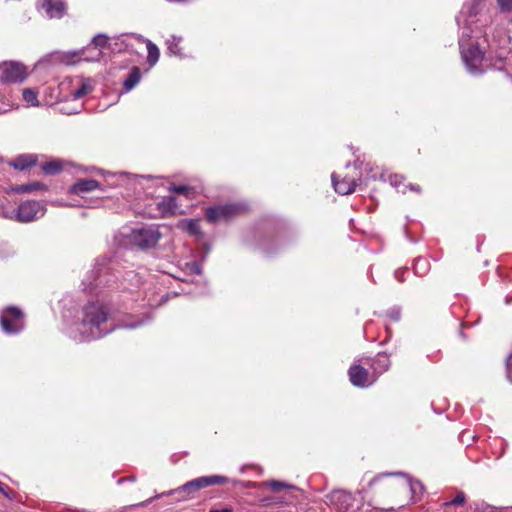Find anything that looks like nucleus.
I'll use <instances>...</instances> for the list:
<instances>
[{
  "mask_svg": "<svg viewBox=\"0 0 512 512\" xmlns=\"http://www.w3.org/2000/svg\"><path fill=\"white\" fill-rule=\"evenodd\" d=\"M0 325L5 333L17 334L24 328V313L15 306H9L0 315Z\"/></svg>",
  "mask_w": 512,
  "mask_h": 512,
  "instance_id": "nucleus-4",
  "label": "nucleus"
},
{
  "mask_svg": "<svg viewBox=\"0 0 512 512\" xmlns=\"http://www.w3.org/2000/svg\"><path fill=\"white\" fill-rule=\"evenodd\" d=\"M0 492L9 500H12L15 496V491L2 482H0Z\"/></svg>",
  "mask_w": 512,
  "mask_h": 512,
  "instance_id": "nucleus-30",
  "label": "nucleus"
},
{
  "mask_svg": "<svg viewBox=\"0 0 512 512\" xmlns=\"http://www.w3.org/2000/svg\"><path fill=\"white\" fill-rule=\"evenodd\" d=\"M91 90L92 87L90 86V84L87 81L82 80L80 86L77 89L73 90L71 92V95L74 99H80L83 96L87 95L89 92H91Z\"/></svg>",
  "mask_w": 512,
  "mask_h": 512,
  "instance_id": "nucleus-26",
  "label": "nucleus"
},
{
  "mask_svg": "<svg viewBox=\"0 0 512 512\" xmlns=\"http://www.w3.org/2000/svg\"><path fill=\"white\" fill-rule=\"evenodd\" d=\"M360 178V173L354 165H347L342 171L333 173L331 176L335 191L341 195L353 193Z\"/></svg>",
  "mask_w": 512,
  "mask_h": 512,
  "instance_id": "nucleus-3",
  "label": "nucleus"
},
{
  "mask_svg": "<svg viewBox=\"0 0 512 512\" xmlns=\"http://www.w3.org/2000/svg\"><path fill=\"white\" fill-rule=\"evenodd\" d=\"M147 47V62L150 66H154L160 57V51L158 47L152 43L150 40L146 41Z\"/></svg>",
  "mask_w": 512,
  "mask_h": 512,
  "instance_id": "nucleus-24",
  "label": "nucleus"
},
{
  "mask_svg": "<svg viewBox=\"0 0 512 512\" xmlns=\"http://www.w3.org/2000/svg\"><path fill=\"white\" fill-rule=\"evenodd\" d=\"M369 490L386 498H398L407 495L410 482L401 473H383L375 476L368 484Z\"/></svg>",
  "mask_w": 512,
  "mask_h": 512,
  "instance_id": "nucleus-1",
  "label": "nucleus"
},
{
  "mask_svg": "<svg viewBox=\"0 0 512 512\" xmlns=\"http://www.w3.org/2000/svg\"><path fill=\"white\" fill-rule=\"evenodd\" d=\"M498 4L503 11H512V0H498Z\"/></svg>",
  "mask_w": 512,
  "mask_h": 512,
  "instance_id": "nucleus-32",
  "label": "nucleus"
},
{
  "mask_svg": "<svg viewBox=\"0 0 512 512\" xmlns=\"http://www.w3.org/2000/svg\"><path fill=\"white\" fill-rule=\"evenodd\" d=\"M82 324L91 328L100 329L108 319V308L99 302L88 303L83 310Z\"/></svg>",
  "mask_w": 512,
  "mask_h": 512,
  "instance_id": "nucleus-6",
  "label": "nucleus"
},
{
  "mask_svg": "<svg viewBox=\"0 0 512 512\" xmlns=\"http://www.w3.org/2000/svg\"><path fill=\"white\" fill-rule=\"evenodd\" d=\"M27 77L26 67L18 62L0 64V81L2 83H20Z\"/></svg>",
  "mask_w": 512,
  "mask_h": 512,
  "instance_id": "nucleus-9",
  "label": "nucleus"
},
{
  "mask_svg": "<svg viewBox=\"0 0 512 512\" xmlns=\"http://www.w3.org/2000/svg\"><path fill=\"white\" fill-rule=\"evenodd\" d=\"M100 187V183L95 179H80L70 187V192L83 196L87 192L94 191Z\"/></svg>",
  "mask_w": 512,
  "mask_h": 512,
  "instance_id": "nucleus-16",
  "label": "nucleus"
},
{
  "mask_svg": "<svg viewBox=\"0 0 512 512\" xmlns=\"http://www.w3.org/2000/svg\"><path fill=\"white\" fill-rule=\"evenodd\" d=\"M462 57L466 65L470 68H477L484 58V53L478 44H470L462 50Z\"/></svg>",
  "mask_w": 512,
  "mask_h": 512,
  "instance_id": "nucleus-13",
  "label": "nucleus"
},
{
  "mask_svg": "<svg viewBox=\"0 0 512 512\" xmlns=\"http://www.w3.org/2000/svg\"><path fill=\"white\" fill-rule=\"evenodd\" d=\"M169 190L176 194H182L187 199H194L197 195V192L194 187L187 186V185H171Z\"/></svg>",
  "mask_w": 512,
  "mask_h": 512,
  "instance_id": "nucleus-23",
  "label": "nucleus"
},
{
  "mask_svg": "<svg viewBox=\"0 0 512 512\" xmlns=\"http://www.w3.org/2000/svg\"><path fill=\"white\" fill-rule=\"evenodd\" d=\"M38 163V157L34 154H21L15 157L9 162V165L16 170L24 171L31 167L36 166Z\"/></svg>",
  "mask_w": 512,
  "mask_h": 512,
  "instance_id": "nucleus-15",
  "label": "nucleus"
},
{
  "mask_svg": "<svg viewBox=\"0 0 512 512\" xmlns=\"http://www.w3.org/2000/svg\"><path fill=\"white\" fill-rule=\"evenodd\" d=\"M141 79V70L139 67H132L129 71L126 79L123 82L124 89L126 91L132 90L140 81Z\"/></svg>",
  "mask_w": 512,
  "mask_h": 512,
  "instance_id": "nucleus-19",
  "label": "nucleus"
},
{
  "mask_svg": "<svg viewBox=\"0 0 512 512\" xmlns=\"http://www.w3.org/2000/svg\"><path fill=\"white\" fill-rule=\"evenodd\" d=\"M130 237L134 245L142 249H149L155 247L158 244L161 238V233L157 228H140L134 229L131 232Z\"/></svg>",
  "mask_w": 512,
  "mask_h": 512,
  "instance_id": "nucleus-8",
  "label": "nucleus"
},
{
  "mask_svg": "<svg viewBox=\"0 0 512 512\" xmlns=\"http://www.w3.org/2000/svg\"><path fill=\"white\" fill-rule=\"evenodd\" d=\"M350 382L356 387H367L376 381V375L361 365H352L348 370Z\"/></svg>",
  "mask_w": 512,
  "mask_h": 512,
  "instance_id": "nucleus-11",
  "label": "nucleus"
},
{
  "mask_svg": "<svg viewBox=\"0 0 512 512\" xmlns=\"http://www.w3.org/2000/svg\"><path fill=\"white\" fill-rule=\"evenodd\" d=\"M41 8L49 18H62L67 7L62 0H42Z\"/></svg>",
  "mask_w": 512,
  "mask_h": 512,
  "instance_id": "nucleus-14",
  "label": "nucleus"
},
{
  "mask_svg": "<svg viewBox=\"0 0 512 512\" xmlns=\"http://www.w3.org/2000/svg\"><path fill=\"white\" fill-rule=\"evenodd\" d=\"M48 187L39 181H32L27 184L16 185L12 188V191L18 194L33 193L37 191H47Z\"/></svg>",
  "mask_w": 512,
  "mask_h": 512,
  "instance_id": "nucleus-18",
  "label": "nucleus"
},
{
  "mask_svg": "<svg viewBox=\"0 0 512 512\" xmlns=\"http://www.w3.org/2000/svg\"><path fill=\"white\" fill-rule=\"evenodd\" d=\"M327 504L337 512H355L356 499L346 490H333L326 495Z\"/></svg>",
  "mask_w": 512,
  "mask_h": 512,
  "instance_id": "nucleus-7",
  "label": "nucleus"
},
{
  "mask_svg": "<svg viewBox=\"0 0 512 512\" xmlns=\"http://www.w3.org/2000/svg\"><path fill=\"white\" fill-rule=\"evenodd\" d=\"M473 512H496L495 509L485 503H480L476 505V508Z\"/></svg>",
  "mask_w": 512,
  "mask_h": 512,
  "instance_id": "nucleus-31",
  "label": "nucleus"
},
{
  "mask_svg": "<svg viewBox=\"0 0 512 512\" xmlns=\"http://www.w3.org/2000/svg\"><path fill=\"white\" fill-rule=\"evenodd\" d=\"M23 99L31 104L32 106H38L39 105V102H38V98H37V92L34 91L33 89H30V88H26L23 90Z\"/></svg>",
  "mask_w": 512,
  "mask_h": 512,
  "instance_id": "nucleus-27",
  "label": "nucleus"
},
{
  "mask_svg": "<svg viewBox=\"0 0 512 512\" xmlns=\"http://www.w3.org/2000/svg\"><path fill=\"white\" fill-rule=\"evenodd\" d=\"M465 501H466L465 493L463 491H459V492H457L456 496L452 500L445 502L444 505H446V506L462 505V504H464Z\"/></svg>",
  "mask_w": 512,
  "mask_h": 512,
  "instance_id": "nucleus-29",
  "label": "nucleus"
},
{
  "mask_svg": "<svg viewBox=\"0 0 512 512\" xmlns=\"http://www.w3.org/2000/svg\"><path fill=\"white\" fill-rule=\"evenodd\" d=\"M39 215H44V207L38 201H24L16 210V220L22 223L34 221Z\"/></svg>",
  "mask_w": 512,
  "mask_h": 512,
  "instance_id": "nucleus-10",
  "label": "nucleus"
},
{
  "mask_svg": "<svg viewBox=\"0 0 512 512\" xmlns=\"http://www.w3.org/2000/svg\"><path fill=\"white\" fill-rule=\"evenodd\" d=\"M41 170L45 175H57L63 170V163L59 160H52L42 164Z\"/></svg>",
  "mask_w": 512,
  "mask_h": 512,
  "instance_id": "nucleus-22",
  "label": "nucleus"
},
{
  "mask_svg": "<svg viewBox=\"0 0 512 512\" xmlns=\"http://www.w3.org/2000/svg\"><path fill=\"white\" fill-rule=\"evenodd\" d=\"M89 51H90V47L88 46L81 50L65 53L62 56V61L65 62L66 64L74 65V64L80 62L81 60L96 61V60H99L100 57L102 56V52L100 50L96 51L95 54H93V55H87V52H89Z\"/></svg>",
  "mask_w": 512,
  "mask_h": 512,
  "instance_id": "nucleus-12",
  "label": "nucleus"
},
{
  "mask_svg": "<svg viewBox=\"0 0 512 512\" xmlns=\"http://www.w3.org/2000/svg\"><path fill=\"white\" fill-rule=\"evenodd\" d=\"M260 487L261 488H268L272 492H280L283 489L292 488L293 486L292 485H288V484H286L284 482H280V481H276V480H271V481L263 482L260 485Z\"/></svg>",
  "mask_w": 512,
  "mask_h": 512,
  "instance_id": "nucleus-25",
  "label": "nucleus"
},
{
  "mask_svg": "<svg viewBox=\"0 0 512 512\" xmlns=\"http://www.w3.org/2000/svg\"><path fill=\"white\" fill-rule=\"evenodd\" d=\"M209 512H233L231 507L213 508Z\"/></svg>",
  "mask_w": 512,
  "mask_h": 512,
  "instance_id": "nucleus-33",
  "label": "nucleus"
},
{
  "mask_svg": "<svg viewBox=\"0 0 512 512\" xmlns=\"http://www.w3.org/2000/svg\"><path fill=\"white\" fill-rule=\"evenodd\" d=\"M179 228L193 236H201L202 231L199 221L196 219L182 220L179 223Z\"/></svg>",
  "mask_w": 512,
  "mask_h": 512,
  "instance_id": "nucleus-20",
  "label": "nucleus"
},
{
  "mask_svg": "<svg viewBox=\"0 0 512 512\" xmlns=\"http://www.w3.org/2000/svg\"><path fill=\"white\" fill-rule=\"evenodd\" d=\"M175 207L176 204L173 197L164 198L162 201L157 203V208L162 213L163 217L174 214Z\"/></svg>",
  "mask_w": 512,
  "mask_h": 512,
  "instance_id": "nucleus-21",
  "label": "nucleus"
},
{
  "mask_svg": "<svg viewBox=\"0 0 512 512\" xmlns=\"http://www.w3.org/2000/svg\"><path fill=\"white\" fill-rule=\"evenodd\" d=\"M245 212V208L238 204H222L208 207L205 212L206 219L211 223L228 221Z\"/></svg>",
  "mask_w": 512,
  "mask_h": 512,
  "instance_id": "nucleus-5",
  "label": "nucleus"
},
{
  "mask_svg": "<svg viewBox=\"0 0 512 512\" xmlns=\"http://www.w3.org/2000/svg\"><path fill=\"white\" fill-rule=\"evenodd\" d=\"M227 482L228 478L221 475L202 476L188 481L176 489L174 493L179 496V500L193 499L199 490L210 486L224 485Z\"/></svg>",
  "mask_w": 512,
  "mask_h": 512,
  "instance_id": "nucleus-2",
  "label": "nucleus"
},
{
  "mask_svg": "<svg viewBox=\"0 0 512 512\" xmlns=\"http://www.w3.org/2000/svg\"><path fill=\"white\" fill-rule=\"evenodd\" d=\"M108 36L104 34H98L96 35L90 45H93L94 48H105L108 45Z\"/></svg>",
  "mask_w": 512,
  "mask_h": 512,
  "instance_id": "nucleus-28",
  "label": "nucleus"
},
{
  "mask_svg": "<svg viewBox=\"0 0 512 512\" xmlns=\"http://www.w3.org/2000/svg\"><path fill=\"white\" fill-rule=\"evenodd\" d=\"M398 178H399V176H398V175H395V176H394V178H393L394 180H393V182H392V183H393V184H395V185H398V181H397V180H398Z\"/></svg>",
  "mask_w": 512,
  "mask_h": 512,
  "instance_id": "nucleus-36",
  "label": "nucleus"
},
{
  "mask_svg": "<svg viewBox=\"0 0 512 512\" xmlns=\"http://www.w3.org/2000/svg\"><path fill=\"white\" fill-rule=\"evenodd\" d=\"M168 49L172 52V53H176V51L172 48V41L171 40H168Z\"/></svg>",
  "mask_w": 512,
  "mask_h": 512,
  "instance_id": "nucleus-35",
  "label": "nucleus"
},
{
  "mask_svg": "<svg viewBox=\"0 0 512 512\" xmlns=\"http://www.w3.org/2000/svg\"><path fill=\"white\" fill-rule=\"evenodd\" d=\"M390 366V359L385 353H379L371 363V368L373 369L372 374L376 375V380L378 377L388 370Z\"/></svg>",
  "mask_w": 512,
  "mask_h": 512,
  "instance_id": "nucleus-17",
  "label": "nucleus"
},
{
  "mask_svg": "<svg viewBox=\"0 0 512 512\" xmlns=\"http://www.w3.org/2000/svg\"><path fill=\"white\" fill-rule=\"evenodd\" d=\"M272 500H273L272 498H262V499H258V502H262L263 505L266 506V505H270Z\"/></svg>",
  "mask_w": 512,
  "mask_h": 512,
  "instance_id": "nucleus-34",
  "label": "nucleus"
}]
</instances>
